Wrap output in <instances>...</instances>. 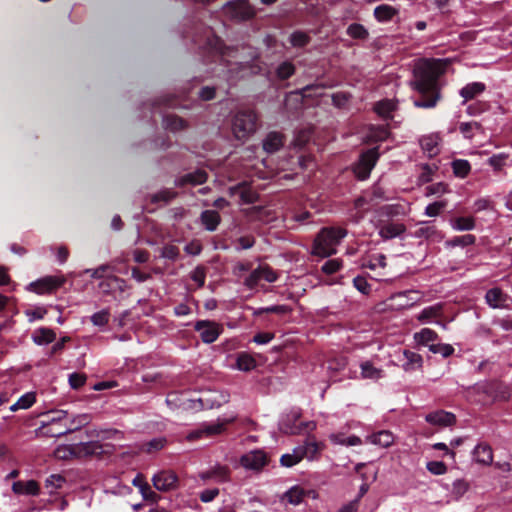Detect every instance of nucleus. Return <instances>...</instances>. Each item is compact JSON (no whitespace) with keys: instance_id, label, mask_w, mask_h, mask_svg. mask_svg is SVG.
I'll return each instance as SVG.
<instances>
[{"instance_id":"obj_13","label":"nucleus","mask_w":512,"mask_h":512,"mask_svg":"<svg viewBox=\"0 0 512 512\" xmlns=\"http://www.w3.org/2000/svg\"><path fill=\"white\" fill-rule=\"evenodd\" d=\"M225 7L228 8L235 17L241 19H249L255 14L253 7L250 5L248 0L228 1L225 4Z\"/></svg>"},{"instance_id":"obj_57","label":"nucleus","mask_w":512,"mask_h":512,"mask_svg":"<svg viewBox=\"0 0 512 512\" xmlns=\"http://www.w3.org/2000/svg\"><path fill=\"white\" fill-rule=\"evenodd\" d=\"M354 287L362 294H369L371 291V285L367 282L365 277L357 276L353 279Z\"/></svg>"},{"instance_id":"obj_20","label":"nucleus","mask_w":512,"mask_h":512,"mask_svg":"<svg viewBox=\"0 0 512 512\" xmlns=\"http://www.w3.org/2000/svg\"><path fill=\"white\" fill-rule=\"evenodd\" d=\"M199 477L204 480H215L216 482H226L229 479V469L226 466L217 465L211 469L201 472Z\"/></svg>"},{"instance_id":"obj_1","label":"nucleus","mask_w":512,"mask_h":512,"mask_svg":"<svg viewBox=\"0 0 512 512\" xmlns=\"http://www.w3.org/2000/svg\"><path fill=\"white\" fill-rule=\"evenodd\" d=\"M446 64L439 59L419 60L413 69V79L410 86L419 93L414 100L418 108H433L441 99L439 77L445 72Z\"/></svg>"},{"instance_id":"obj_36","label":"nucleus","mask_w":512,"mask_h":512,"mask_svg":"<svg viewBox=\"0 0 512 512\" xmlns=\"http://www.w3.org/2000/svg\"><path fill=\"white\" fill-rule=\"evenodd\" d=\"M454 230L470 231L475 228V220L473 217H457L450 221Z\"/></svg>"},{"instance_id":"obj_62","label":"nucleus","mask_w":512,"mask_h":512,"mask_svg":"<svg viewBox=\"0 0 512 512\" xmlns=\"http://www.w3.org/2000/svg\"><path fill=\"white\" fill-rule=\"evenodd\" d=\"M427 470L434 475H442L446 473L447 468L443 462L431 461L427 463Z\"/></svg>"},{"instance_id":"obj_11","label":"nucleus","mask_w":512,"mask_h":512,"mask_svg":"<svg viewBox=\"0 0 512 512\" xmlns=\"http://www.w3.org/2000/svg\"><path fill=\"white\" fill-rule=\"evenodd\" d=\"M66 279L63 275L47 276L30 284L34 292L44 294L51 292L65 283Z\"/></svg>"},{"instance_id":"obj_60","label":"nucleus","mask_w":512,"mask_h":512,"mask_svg":"<svg viewBox=\"0 0 512 512\" xmlns=\"http://www.w3.org/2000/svg\"><path fill=\"white\" fill-rule=\"evenodd\" d=\"M35 400V394L32 392H28L18 399L17 406L20 407L21 409H28L35 403Z\"/></svg>"},{"instance_id":"obj_19","label":"nucleus","mask_w":512,"mask_h":512,"mask_svg":"<svg viewBox=\"0 0 512 512\" xmlns=\"http://www.w3.org/2000/svg\"><path fill=\"white\" fill-rule=\"evenodd\" d=\"M162 127L171 132H180L189 127V124L183 118L174 114L162 115Z\"/></svg>"},{"instance_id":"obj_41","label":"nucleus","mask_w":512,"mask_h":512,"mask_svg":"<svg viewBox=\"0 0 512 512\" xmlns=\"http://www.w3.org/2000/svg\"><path fill=\"white\" fill-rule=\"evenodd\" d=\"M236 366L239 370L247 372L256 367V361L251 355L240 353L237 357Z\"/></svg>"},{"instance_id":"obj_42","label":"nucleus","mask_w":512,"mask_h":512,"mask_svg":"<svg viewBox=\"0 0 512 512\" xmlns=\"http://www.w3.org/2000/svg\"><path fill=\"white\" fill-rule=\"evenodd\" d=\"M304 496H305L304 489L299 486H294L285 493L284 498L290 504L298 505L303 501Z\"/></svg>"},{"instance_id":"obj_51","label":"nucleus","mask_w":512,"mask_h":512,"mask_svg":"<svg viewBox=\"0 0 512 512\" xmlns=\"http://www.w3.org/2000/svg\"><path fill=\"white\" fill-rule=\"evenodd\" d=\"M429 351L434 354H441L443 357L447 358L454 353V348L450 344H430Z\"/></svg>"},{"instance_id":"obj_22","label":"nucleus","mask_w":512,"mask_h":512,"mask_svg":"<svg viewBox=\"0 0 512 512\" xmlns=\"http://www.w3.org/2000/svg\"><path fill=\"white\" fill-rule=\"evenodd\" d=\"M474 460L482 465H491L493 462V451L486 443L478 444L473 450Z\"/></svg>"},{"instance_id":"obj_18","label":"nucleus","mask_w":512,"mask_h":512,"mask_svg":"<svg viewBox=\"0 0 512 512\" xmlns=\"http://www.w3.org/2000/svg\"><path fill=\"white\" fill-rule=\"evenodd\" d=\"M207 181V173L204 170H196L191 173H187L183 176L178 177L175 180V185L178 187H184L186 185H201Z\"/></svg>"},{"instance_id":"obj_27","label":"nucleus","mask_w":512,"mask_h":512,"mask_svg":"<svg viewBox=\"0 0 512 512\" xmlns=\"http://www.w3.org/2000/svg\"><path fill=\"white\" fill-rule=\"evenodd\" d=\"M12 490L16 494L37 495L39 493V485L34 480L27 482L17 481L13 483Z\"/></svg>"},{"instance_id":"obj_33","label":"nucleus","mask_w":512,"mask_h":512,"mask_svg":"<svg viewBox=\"0 0 512 512\" xmlns=\"http://www.w3.org/2000/svg\"><path fill=\"white\" fill-rule=\"evenodd\" d=\"M232 191L240 190V198L245 204H253L258 200V194L247 186L245 182L231 188Z\"/></svg>"},{"instance_id":"obj_44","label":"nucleus","mask_w":512,"mask_h":512,"mask_svg":"<svg viewBox=\"0 0 512 512\" xmlns=\"http://www.w3.org/2000/svg\"><path fill=\"white\" fill-rule=\"evenodd\" d=\"M295 73V66L290 61H284L278 65L276 69V76L280 80L289 79Z\"/></svg>"},{"instance_id":"obj_45","label":"nucleus","mask_w":512,"mask_h":512,"mask_svg":"<svg viewBox=\"0 0 512 512\" xmlns=\"http://www.w3.org/2000/svg\"><path fill=\"white\" fill-rule=\"evenodd\" d=\"M302 460L298 447H295L292 453L281 456L280 463L284 467H292Z\"/></svg>"},{"instance_id":"obj_5","label":"nucleus","mask_w":512,"mask_h":512,"mask_svg":"<svg viewBox=\"0 0 512 512\" xmlns=\"http://www.w3.org/2000/svg\"><path fill=\"white\" fill-rule=\"evenodd\" d=\"M379 158L378 148H371L360 155L359 161L354 168L358 179L365 180L369 177Z\"/></svg>"},{"instance_id":"obj_21","label":"nucleus","mask_w":512,"mask_h":512,"mask_svg":"<svg viewBox=\"0 0 512 512\" xmlns=\"http://www.w3.org/2000/svg\"><path fill=\"white\" fill-rule=\"evenodd\" d=\"M379 235L384 240L395 238L405 232L406 227L402 223L387 222L378 226Z\"/></svg>"},{"instance_id":"obj_39","label":"nucleus","mask_w":512,"mask_h":512,"mask_svg":"<svg viewBox=\"0 0 512 512\" xmlns=\"http://www.w3.org/2000/svg\"><path fill=\"white\" fill-rule=\"evenodd\" d=\"M414 339L418 344L429 346L430 343L432 344L438 339V335L435 331L429 328H423L420 332L415 333Z\"/></svg>"},{"instance_id":"obj_52","label":"nucleus","mask_w":512,"mask_h":512,"mask_svg":"<svg viewBox=\"0 0 512 512\" xmlns=\"http://www.w3.org/2000/svg\"><path fill=\"white\" fill-rule=\"evenodd\" d=\"M447 206L446 201H436L425 208V215L428 217L438 216Z\"/></svg>"},{"instance_id":"obj_61","label":"nucleus","mask_w":512,"mask_h":512,"mask_svg":"<svg viewBox=\"0 0 512 512\" xmlns=\"http://www.w3.org/2000/svg\"><path fill=\"white\" fill-rule=\"evenodd\" d=\"M86 382V375L82 373H72L69 376V384L73 389H79Z\"/></svg>"},{"instance_id":"obj_48","label":"nucleus","mask_w":512,"mask_h":512,"mask_svg":"<svg viewBox=\"0 0 512 512\" xmlns=\"http://www.w3.org/2000/svg\"><path fill=\"white\" fill-rule=\"evenodd\" d=\"M388 136H389V131L386 127H384V126L371 127L369 134H368V139L371 141H375V142L384 141L388 138Z\"/></svg>"},{"instance_id":"obj_38","label":"nucleus","mask_w":512,"mask_h":512,"mask_svg":"<svg viewBox=\"0 0 512 512\" xmlns=\"http://www.w3.org/2000/svg\"><path fill=\"white\" fill-rule=\"evenodd\" d=\"M404 356L406 362L403 364V369L405 371H411L421 367L422 357L419 354L405 350Z\"/></svg>"},{"instance_id":"obj_58","label":"nucleus","mask_w":512,"mask_h":512,"mask_svg":"<svg viewBox=\"0 0 512 512\" xmlns=\"http://www.w3.org/2000/svg\"><path fill=\"white\" fill-rule=\"evenodd\" d=\"M262 279L260 266L253 270L250 275L245 279L244 284L250 289L257 286L258 282Z\"/></svg>"},{"instance_id":"obj_43","label":"nucleus","mask_w":512,"mask_h":512,"mask_svg":"<svg viewBox=\"0 0 512 512\" xmlns=\"http://www.w3.org/2000/svg\"><path fill=\"white\" fill-rule=\"evenodd\" d=\"M452 169L455 176L465 178L469 174L471 166L467 160L457 159L452 162Z\"/></svg>"},{"instance_id":"obj_6","label":"nucleus","mask_w":512,"mask_h":512,"mask_svg":"<svg viewBox=\"0 0 512 512\" xmlns=\"http://www.w3.org/2000/svg\"><path fill=\"white\" fill-rule=\"evenodd\" d=\"M90 421H91V417L89 414L84 413V414L70 415L66 411L65 423L62 425V427L53 429L50 432L54 436L66 435V434L77 431V430L81 429L82 427L88 425Z\"/></svg>"},{"instance_id":"obj_31","label":"nucleus","mask_w":512,"mask_h":512,"mask_svg":"<svg viewBox=\"0 0 512 512\" xmlns=\"http://www.w3.org/2000/svg\"><path fill=\"white\" fill-rule=\"evenodd\" d=\"M360 369L361 377L364 379L378 380L383 377V370L375 367L370 361L362 362Z\"/></svg>"},{"instance_id":"obj_64","label":"nucleus","mask_w":512,"mask_h":512,"mask_svg":"<svg viewBox=\"0 0 512 512\" xmlns=\"http://www.w3.org/2000/svg\"><path fill=\"white\" fill-rule=\"evenodd\" d=\"M206 273L203 267H196L191 273V279L202 287L205 283Z\"/></svg>"},{"instance_id":"obj_32","label":"nucleus","mask_w":512,"mask_h":512,"mask_svg":"<svg viewBox=\"0 0 512 512\" xmlns=\"http://www.w3.org/2000/svg\"><path fill=\"white\" fill-rule=\"evenodd\" d=\"M368 205V201L364 197H359L354 201V212L352 211L350 214V220L358 223L364 218L365 213L368 211L366 207Z\"/></svg>"},{"instance_id":"obj_28","label":"nucleus","mask_w":512,"mask_h":512,"mask_svg":"<svg viewBox=\"0 0 512 512\" xmlns=\"http://www.w3.org/2000/svg\"><path fill=\"white\" fill-rule=\"evenodd\" d=\"M420 145L422 150L427 153L429 157L436 156L440 152L439 137L436 135L422 137Z\"/></svg>"},{"instance_id":"obj_47","label":"nucleus","mask_w":512,"mask_h":512,"mask_svg":"<svg viewBox=\"0 0 512 512\" xmlns=\"http://www.w3.org/2000/svg\"><path fill=\"white\" fill-rule=\"evenodd\" d=\"M347 34L354 39H366L368 37V31L366 28L358 23H353L348 26Z\"/></svg>"},{"instance_id":"obj_17","label":"nucleus","mask_w":512,"mask_h":512,"mask_svg":"<svg viewBox=\"0 0 512 512\" xmlns=\"http://www.w3.org/2000/svg\"><path fill=\"white\" fill-rule=\"evenodd\" d=\"M66 411L58 410L53 411L48 415V419L46 422H43L41 428L43 429V433L49 437H55L51 434L50 431L53 429L61 428L65 423Z\"/></svg>"},{"instance_id":"obj_15","label":"nucleus","mask_w":512,"mask_h":512,"mask_svg":"<svg viewBox=\"0 0 512 512\" xmlns=\"http://www.w3.org/2000/svg\"><path fill=\"white\" fill-rule=\"evenodd\" d=\"M426 422L431 425L439 426V427H448L453 425L456 422V417L453 413L447 412L444 410H437L431 413H428L425 416Z\"/></svg>"},{"instance_id":"obj_7","label":"nucleus","mask_w":512,"mask_h":512,"mask_svg":"<svg viewBox=\"0 0 512 512\" xmlns=\"http://www.w3.org/2000/svg\"><path fill=\"white\" fill-rule=\"evenodd\" d=\"M102 451V446L95 441L79 443L73 447H60L56 450V456L58 458H66L67 452L77 456H88L99 454Z\"/></svg>"},{"instance_id":"obj_30","label":"nucleus","mask_w":512,"mask_h":512,"mask_svg":"<svg viewBox=\"0 0 512 512\" xmlns=\"http://www.w3.org/2000/svg\"><path fill=\"white\" fill-rule=\"evenodd\" d=\"M398 14V9L387 4H381L374 9V16L379 22H388Z\"/></svg>"},{"instance_id":"obj_53","label":"nucleus","mask_w":512,"mask_h":512,"mask_svg":"<svg viewBox=\"0 0 512 512\" xmlns=\"http://www.w3.org/2000/svg\"><path fill=\"white\" fill-rule=\"evenodd\" d=\"M446 192H448V186L447 184L443 182H438L432 185H429L425 189V195L426 196H432V195H443Z\"/></svg>"},{"instance_id":"obj_35","label":"nucleus","mask_w":512,"mask_h":512,"mask_svg":"<svg viewBox=\"0 0 512 512\" xmlns=\"http://www.w3.org/2000/svg\"><path fill=\"white\" fill-rule=\"evenodd\" d=\"M178 486L179 479L174 471H162V492L175 490Z\"/></svg>"},{"instance_id":"obj_8","label":"nucleus","mask_w":512,"mask_h":512,"mask_svg":"<svg viewBox=\"0 0 512 512\" xmlns=\"http://www.w3.org/2000/svg\"><path fill=\"white\" fill-rule=\"evenodd\" d=\"M166 404L171 409H181L183 411H197L204 407L202 399H189L186 395L177 392H171L167 395Z\"/></svg>"},{"instance_id":"obj_37","label":"nucleus","mask_w":512,"mask_h":512,"mask_svg":"<svg viewBox=\"0 0 512 512\" xmlns=\"http://www.w3.org/2000/svg\"><path fill=\"white\" fill-rule=\"evenodd\" d=\"M397 104L393 100L385 99L375 104L374 110L382 117L388 118L391 113L396 109Z\"/></svg>"},{"instance_id":"obj_56","label":"nucleus","mask_w":512,"mask_h":512,"mask_svg":"<svg viewBox=\"0 0 512 512\" xmlns=\"http://www.w3.org/2000/svg\"><path fill=\"white\" fill-rule=\"evenodd\" d=\"M342 262L339 259H331L326 261L322 266V271L325 274H334L340 270Z\"/></svg>"},{"instance_id":"obj_54","label":"nucleus","mask_w":512,"mask_h":512,"mask_svg":"<svg viewBox=\"0 0 512 512\" xmlns=\"http://www.w3.org/2000/svg\"><path fill=\"white\" fill-rule=\"evenodd\" d=\"M481 125L478 122H463L459 125L460 132L465 138L471 139L473 137V131L480 129Z\"/></svg>"},{"instance_id":"obj_4","label":"nucleus","mask_w":512,"mask_h":512,"mask_svg":"<svg viewBox=\"0 0 512 512\" xmlns=\"http://www.w3.org/2000/svg\"><path fill=\"white\" fill-rule=\"evenodd\" d=\"M300 417V410H291L289 413L281 417L279 421V430L284 434L296 435L302 433L304 430L312 431L316 428V424L312 421L297 424Z\"/></svg>"},{"instance_id":"obj_26","label":"nucleus","mask_w":512,"mask_h":512,"mask_svg":"<svg viewBox=\"0 0 512 512\" xmlns=\"http://www.w3.org/2000/svg\"><path fill=\"white\" fill-rule=\"evenodd\" d=\"M486 89V85L482 82H472L465 85L460 90L461 97L464 98L465 101L472 100L478 95L482 94Z\"/></svg>"},{"instance_id":"obj_3","label":"nucleus","mask_w":512,"mask_h":512,"mask_svg":"<svg viewBox=\"0 0 512 512\" xmlns=\"http://www.w3.org/2000/svg\"><path fill=\"white\" fill-rule=\"evenodd\" d=\"M257 129L258 116L253 110H239L232 118V132L238 140L248 139Z\"/></svg>"},{"instance_id":"obj_14","label":"nucleus","mask_w":512,"mask_h":512,"mask_svg":"<svg viewBox=\"0 0 512 512\" xmlns=\"http://www.w3.org/2000/svg\"><path fill=\"white\" fill-rule=\"evenodd\" d=\"M301 455L302 460L307 459L309 461L318 458V455L324 448V445L317 442L314 438L308 437L303 445L297 446Z\"/></svg>"},{"instance_id":"obj_25","label":"nucleus","mask_w":512,"mask_h":512,"mask_svg":"<svg viewBox=\"0 0 512 512\" xmlns=\"http://www.w3.org/2000/svg\"><path fill=\"white\" fill-rule=\"evenodd\" d=\"M202 225L208 231H215L220 224L221 217L215 210H205L200 215Z\"/></svg>"},{"instance_id":"obj_50","label":"nucleus","mask_w":512,"mask_h":512,"mask_svg":"<svg viewBox=\"0 0 512 512\" xmlns=\"http://www.w3.org/2000/svg\"><path fill=\"white\" fill-rule=\"evenodd\" d=\"M310 42V37L302 31H295L290 36V43L293 47H304Z\"/></svg>"},{"instance_id":"obj_23","label":"nucleus","mask_w":512,"mask_h":512,"mask_svg":"<svg viewBox=\"0 0 512 512\" xmlns=\"http://www.w3.org/2000/svg\"><path fill=\"white\" fill-rule=\"evenodd\" d=\"M284 145V136L279 132H269L263 140V149L267 153H275Z\"/></svg>"},{"instance_id":"obj_29","label":"nucleus","mask_w":512,"mask_h":512,"mask_svg":"<svg viewBox=\"0 0 512 512\" xmlns=\"http://www.w3.org/2000/svg\"><path fill=\"white\" fill-rule=\"evenodd\" d=\"M443 313V304L437 303L435 305L424 308L417 316L418 321L421 323L429 322L433 319L439 318Z\"/></svg>"},{"instance_id":"obj_63","label":"nucleus","mask_w":512,"mask_h":512,"mask_svg":"<svg viewBox=\"0 0 512 512\" xmlns=\"http://www.w3.org/2000/svg\"><path fill=\"white\" fill-rule=\"evenodd\" d=\"M262 279L269 283H273L277 280V273L268 265L260 266Z\"/></svg>"},{"instance_id":"obj_34","label":"nucleus","mask_w":512,"mask_h":512,"mask_svg":"<svg viewBox=\"0 0 512 512\" xmlns=\"http://www.w3.org/2000/svg\"><path fill=\"white\" fill-rule=\"evenodd\" d=\"M56 338V334L49 328H40L33 333L32 339L38 345L52 343Z\"/></svg>"},{"instance_id":"obj_46","label":"nucleus","mask_w":512,"mask_h":512,"mask_svg":"<svg viewBox=\"0 0 512 512\" xmlns=\"http://www.w3.org/2000/svg\"><path fill=\"white\" fill-rule=\"evenodd\" d=\"M475 241H476V238L474 235L466 234V235H462V236H456V237L450 239L449 241H447V245L450 247H456V246L466 247L469 245H473L475 243Z\"/></svg>"},{"instance_id":"obj_10","label":"nucleus","mask_w":512,"mask_h":512,"mask_svg":"<svg viewBox=\"0 0 512 512\" xmlns=\"http://www.w3.org/2000/svg\"><path fill=\"white\" fill-rule=\"evenodd\" d=\"M194 329L199 333L204 343H213L221 333V327L212 321H198Z\"/></svg>"},{"instance_id":"obj_49","label":"nucleus","mask_w":512,"mask_h":512,"mask_svg":"<svg viewBox=\"0 0 512 512\" xmlns=\"http://www.w3.org/2000/svg\"><path fill=\"white\" fill-rule=\"evenodd\" d=\"M386 256L384 254H375L369 257L367 262L364 264L366 268L370 270H375L376 268H385L386 267Z\"/></svg>"},{"instance_id":"obj_2","label":"nucleus","mask_w":512,"mask_h":512,"mask_svg":"<svg viewBox=\"0 0 512 512\" xmlns=\"http://www.w3.org/2000/svg\"><path fill=\"white\" fill-rule=\"evenodd\" d=\"M347 235V230L341 227H326L316 236L312 253L322 258L329 257L336 253V247Z\"/></svg>"},{"instance_id":"obj_59","label":"nucleus","mask_w":512,"mask_h":512,"mask_svg":"<svg viewBox=\"0 0 512 512\" xmlns=\"http://www.w3.org/2000/svg\"><path fill=\"white\" fill-rule=\"evenodd\" d=\"M380 212L382 215L393 217L404 213L403 207L399 204L385 205L381 207Z\"/></svg>"},{"instance_id":"obj_9","label":"nucleus","mask_w":512,"mask_h":512,"mask_svg":"<svg viewBox=\"0 0 512 512\" xmlns=\"http://www.w3.org/2000/svg\"><path fill=\"white\" fill-rule=\"evenodd\" d=\"M268 462L267 455L262 450H253L250 451L240 458V464L250 470L259 471L262 469Z\"/></svg>"},{"instance_id":"obj_24","label":"nucleus","mask_w":512,"mask_h":512,"mask_svg":"<svg viewBox=\"0 0 512 512\" xmlns=\"http://www.w3.org/2000/svg\"><path fill=\"white\" fill-rule=\"evenodd\" d=\"M394 435L392 432L388 430H382L376 433H373L367 437V441L374 444L381 446L383 448H388L394 443Z\"/></svg>"},{"instance_id":"obj_16","label":"nucleus","mask_w":512,"mask_h":512,"mask_svg":"<svg viewBox=\"0 0 512 512\" xmlns=\"http://www.w3.org/2000/svg\"><path fill=\"white\" fill-rule=\"evenodd\" d=\"M509 296L504 293L500 288H491L486 292V303L493 309L507 308Z\"/></svg>"},{"instance_id":"obj_40","label":"nucleus","mask_w":512,"mask_h":512,"mask_svg":"<svg viewBox=\"0 0 512 512\" xmlns=\"http://www.w3.org/2000/svg\"><path fill=\"white\" fill-rule=\"evenodd\" d=\"M415 235L419 238L434 239L439 236V232L430 222H422Z\"/></svg>"},{"instance_id":"obj_55","label":"nucleus","mask_w":512,"mask_h":512,"mask_svg":"<svg viewBox=\"0 0 512 512\" xmlns=\"http://www.w3.org/2000/svg\"><path fill=\"white\" fill-rule=\"evenodd\" d=\"M437 169L438 167L436 165H422V171L419 175V181L421 183H429L432 180V176Z\"/></svg>"},{"instance_id":"obj_12","label":"nucleus","mask_w":512,"mask_h":512,"mask_svg":"<svg viewBox=\"0 0 512 512\" xmlns=\"http://www.w3.org/2000/svg\"><path fill=\"white\" fill-rule=\"evenodd\" d=\"M231 421L232 420H227L225 422L205 424L202 427L192 431L187 438L189 440H195L202 437H211L214 435H218L223 432V430L225 429V425Z\"/></svg>"}]
</instances>
